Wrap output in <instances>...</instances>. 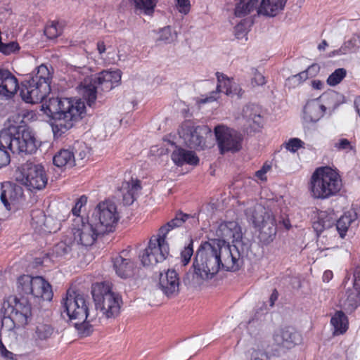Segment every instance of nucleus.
<instances>
[{"mask_svg":"<svg viewBox=\"0 0 360 360\" xmlns=\"http://www.w3.org/2000/svg\"><path fill=\"white\" fill-rule=\"evenodd\" d=\"M91 293L96 311H89L86 299L82 294L68 290L61 300V316L72 323L81 337L89 336L93 332L90 322L97 317L115 318L120 314L122 299L112 290L109 283H97Z\"/></svg>","mask_w":360,"mask_h":360,"instance_id":"obj_1","label":"nucleus"},{"mask_svg":"<svg viewBox=\"0 0 360 360\" xmlns=\"http://www.w3.org/2000/svg\"><path fill=\"white\" fill-rule=\"evenodd\" d=\"M42 107L53 119L51 127L55 137H60L72 129L82 118L86 108L81 99L58 97L50 98Z\"/></svg>","mask_w":360,"mask_h":360,"instance_id":"obj_2","label":"nucleus"},{"mask_svg":"<svg viewBox=\"0 0 360 360\" xmlns=\"http://www.w3.org/2000/svg\"><path fill=\"white\" fill-rule=\"evenodd\" d=\"M36 139L26 126H10L0 132V168L11 162L8 150L13 153L32 154L37 150Z\"/></svg>","mask_w":360,"mask_h":360,"instance_id":"obj_3","label":"nucleus"},{"mask_svg":"<svg viewBox=\"0 0 360 360\" xmlns=\"http://www.w3.org/2000/svg\"><path fill=\"white\" fill-rule=\"evenodd\" d=\"M52 75L44 64L37 68L29 79L25 80L20 87L22 99L31 104L41 103L51 91Z\"/></svg>","mask_w":360,"mask_h":360,"instance_id":"obj_4","label":"nucleus"},{"mask_svg":"<svg viewBox=\"0 0 360 360\" xmlns=\"http://www.w3.org/2000/svg\"><path fill=\"white\" fill-rule=\"evenodd\" d=\"M342 188L339 174L329 167L316 169L311 176L310 191L316 199H327L338 194Z\"/></svg>","mask_w":360,"mask_h":360,"instance_id":"obj_5","label":"nucleus"},{"mask_svg":"<svg viewBox=\"0 0 360 360\" xmlns=\"http://www.w3.org/2000/svg\"><path fill=\"white\" fill-rule=\"evenodd\" d=\"M122 72L120 70L113 71L103 70L94 77H86L81 83V92L89 107L96 102L99 90L109 91L117 86L121 80Z\"/></svg>","mask_w":360,"mask_h":360,"instance_id":"obj_6","label":"nucleus"},{"mask_svg":"<svg viewBox=\"0 0 360 360\" xmlns=\"http://www.w3.org/2000/svg\"><path fill=\"white\" fill-rule=\"evenodd\" d=\"M0 313L18 327L27 325L32 316V307L27 298L9 296L4 300Z\"/></svg>","mask_w":360,"mask_h":360,"instance_id":"obj_7","label":"nucleus"},{"mask_svg":"<svg viewBox=\"0 0 360 360\" xmlns=\"http://www.w3.org/2000/svg\"><path fill=\"white\" fill-rule=\"evenodd\" d=\"M216 251L214 243L210 240L202 243L195 253L192 267L201 271L205 279L212 278L220 269Z\"/></svg>","mask_w":360,"mask_h":360,"instance_id":"obj_8","label":"nucleus"},{"mask_svg":"<svg viewBox=\"0 0 360 360\" xmlns=\"http://www.w3.org/2000/svg\"><path fill=\"white\" fill-rule=\"evenodd\" d=\"M89 219L97 226L96 231L105 234L114 230L120 219V214L115 204L105 200L96 205Z\"/></svg>","mask_w":360,"mask_h":360,"instance_id":"obj_9","label":"nucleus"},{"mask_svg":"<svg viewBox=\"0 0 360 360\" xmlns=\"http://www.w3.org/2000/svg\"><path fill=\"white\" fill-rule=\"evenodd\" d=\"M16 179L25 186L30 191H40L47 184V175L44 167L39 164L27 162Z\"/></svg>","mask_w":360,"mask_h":360,"instance_id":"obj_10","label":"nucleus"},{"mask_svg":"<svg viewBox=\"0 0 360 360\" xmlns=\"http://www.w3.org/2000/svg\"><path fill=\"white\" fill-rule=\"evenodd\" d=\"M212 243H214L217 259L220 261L219 267L226 271H236L240 267V259L241 253L238 248L240 243H236L233 245L225 243L224 240H211Z\"/></svg>","mask_w":360,"mask_h":360,"instance_id":"obj_11","label":"nucleus"},{"mask_svg":"<svg viewBox=\"0 0 360 360\" xmlns=\"http://www.w3.org/2000/svg\"><path fill=\"white\" fill-rule=\"evenodd\" d=\"M169 248L167 239L160 234L150 238L147 248L140 255L143 266H154L163 262L169 255Z\"/></svg>","mask_w":360,"mask_h":360,"instance_id":"obj_12","label":"nucleus"},{"mask_svg":"<svg viewBox=\"0 0 360 360\" xmlns=\"http://www.w3.org/2000/svg\"><path fill=\"white\" fill-rule=\"evenodd\" d=\"M206 126L195 125L191 120L184 121L180 126L178 133L184 143L190 148L203 149L205 140L203 134L210 132Z\"/></svg>","mask_w":360,"mask_h":360,"instance_id":"obj_13","label":"nucleus"},{"mask_svg":"<svg viewBox=\"0 0 360 360\" xmlns=\"http://www.w3.org/2000/svg\"><path fill=\"white\" fill-rule=\"evenodd\" d=\"M214 132L221 154L235 153L241 149L243 137L240 133L224 125H217Z\"/></svg>","mask_w":360,"mask_h":360,"instance_id":"obj_14","label":"nucleus"},{"mask_svg":"<svg viewBox=\"0 0 360 360\" xmlns=\"http://www.w3.org/2000/svg\"><path fill=\"white\" fill-rule=\"evenodd\" d=\"M97 226L93 224L89 219L87 222L82 221L77 228L72 229L73 243L76 248L79 245L91 246L92 245L99 235H103L102 232L96 231Z\"/></svg>","mask_w":360,"mask_h":360,"instance_id":"obj_15","label":"nucleus"},{"mask_svg":"<svg viewBox=\"0 0 360 360\" xmlns=\"http://www.w3.org/2000/svg\"><path fill=\"white\" fill-rule=\"evenodd\" d=\"M216 75L217 78L216 91H212L209 96H207L204 98H202L200 103H206L217 100V95L219 92H224L225 94L229 96L238 95V97H240L242 96V89L238 88L236 84L235 86H233L232 81L226 75L218 72L216 73Z\"/></svg>","mask_w":360,"mask_h":360,"instance_id":"obj_16","label":"nucleus"},{"mask_svg":"<svg viewBox=\"0 0 360 360\" xmlns=\"http://www.w3.org/2000/svg\"><path fill=\"white\" fill-rule=\"evenodd\" d=\"M20 90L18 79L9 70L0 69V99L8 100Z\"/></svg>","mask_w":360,"mask_h":360,"instance_id":"obj_17","label":"nucleus"},{"mask_svg":"<svg viewBox=\"0 0 360 360\" xmlns=\"http://www.w3.org/2000/svg\"><path fill=\"white\" fill-rule=\"evenodd\" d=\"M159 286L162 292L168 297H174L179 293V278L175 270H167L160 273Z\"/></svg>","mask_w":360,"mask_h":360,"instance_id":"obj_18","label":"nucleus"},{"mask_svg":"<svg viewBox=\"0 0 360 360\" xmlns=\"http://www.w3.org/2000/svg\"><path fill=\"white\" fill-rule=\"evenodd\" d=\"M274 343L284 348L293 347L300 340V335L292 327H284L276 330L273 336Z\"/></svg>","mask_w":360,"mask_h":360,"instance_id":"obj_19","label":"nucleus"},{"mask_svg":"<svg viewBox=\"0 0 360 360\" xmlns=\"http://www.w3.org/2000/svg\"><path fill=\"white\" fill-rule=\"evenodd\" d=\"M217 235L221 239H215L216 240H224L226 243V240H232L234 244L240 243V245H242V235L240 227L234 221L221 224L217 230Z\"/></svg>","mask_w":360,"mask_h":360,"instance_id":"obj_20","label":"nucleus"},{"mask_svg":"<svg viewBox=\"0 0 360 360\" xmlns=\"http://www.w3.org/2000/svg\"><path fill=\"white\" fill-rule=\"evenodd\" d=\"M259 228V239L261 243L268 245L273 242L277 233V225L274 216H267V219L257 226Z\"/></svg>","mask_w":360,"mask_h":360,"instance_id":"obj_21","label":"nucleus"},{"mask_svg":"<svg viewBox=\"0 0 360 360\" xmlns=\"http://www.w3.org/2000/svg\"><path fill=\"white\" fill-rule=\"evenodd\" d=\"M141 189V181L138 179H131L129 181L122 182L119 193L122 198L124 205H132Z\"/></svg>","mask_w":360,"mask_h":360,"instance_id":"obj_22","label":"nucleus"},{"mask_svg":"<svg viewBox=\"0 0 360 360\" xmlns=\"http://www.w3.org/2000/svg\"><path fill=\"white\" fill-rule=\"evenodd\" d=\"M326 110V106L319 101H309L304 108L303 118L307 122H316L323 117Z\"/></svg>","mask_w":360,"mask_h":360,"instance_id":"obj_23","label":"nucleus"},{"mask_svg":"<svg viewBox=\"0 0 360 360\" xmlns=\"http://www.w3.org/2000/svg\"><path fill=\"white\" fill-rule=\"evenodd\" d=\"M31 290L30 295L35 297H41L44 300L48 301L52 300L51 286L41 276L34 277Z\"/></svg>","mask_w":360,"mask_h":360,"instance_id":"obj_24","label":"nucleus"},{"mask_svg":"<svg viewBox=\"0 0 360 360\" xmlns=\"http://www.w3.org/2000/svg\"><path fill=\"white\" fill-rule=\"evenodd\" d=\"M245 214L252 221L255 226H259L261 222L265 221L268 215H274L271 210L259 203H254L252 206L247 207Z\"/></svg>","mask_w":360,"mask_h":360,"instance_id":"obj_25","label":"nucleus"},{"mask_svg":"<svg viewBox=\"0 0 360 360\" xmlns=\"http://www.w3.org/2000/svg\"><path fill=\"white\" fill-rule=\"evenodd\" d=\"M245 214L252 221L255 226H259L261 222L265 221L268 215H274L271 210L259 203H254L252 206L247 207Z\"/></svg>","mask_w":360,"mask_h":360,"instance_id":"obj_26","label":"nucleus"},{"mask_svg":"<svg viewBox=\"0 0 360 360\" xmlns=\"http://www.w3.org/2000/svg\"><path fill=\"white\" fill-rule=\"evenodd\" d=\"M113 267L116 274L121 278H126L134 275V263L121 255L113 258Z\"/></svg>","mask_w":360,"mask_h":360,"instance_id":"obj_27","label":"nucleus"},{"mask_svg":"<svg viewBox=\"0 0 360 360\" xmlns=\"http://www.w3.org/2000/svg\"><path fill=\"white\" fill-rule=\"evenodd\" d=\"M287 0H262L259 14L268 17H274L283 10Z\"/></svg>","mask_w":360,"mask_h":360,"instance_id":"obj_28","label":"nucleus"},{"mask_svg":"<svg viewBox=\"0 0 360 360\" xmlns=\"http://www.w3.org/2000/svg\"><path fill=\"white\" fill-rule=\"evenodd\" d=\"M172 159L179 166H182L184 164L196 165L199 162V158L194 152L186 150L183 148H178L173 151Z\"/></svg>","mask_w":360,"mask_h":360,"instance_id":"obj_29","label":"nucleus"},{"mask_svg":"<svg viewBox=\"0 0 360 360\" xmlns=\"http://www.w3.org/2000/svg\"><path fill=\"white\" fill-rule=\"evenodd\" d=\"M191 217V216L190 214H184L181 211L177 212L174 219L168 221L165 226L160 227L158 234L165 239H167L168 235L174 228L181 226L183 224Z\"/></svg>","mask_w":360,"mask_h":360,"instance_id":"obj_30","label":"nucleus"},{"mask_svg":"<svg viewBox=\"0 0 360 360\" xmlns=\"http://www.w3.org/2000/svg\"><path fill=\"white\" fill-rule=\"evenodd\" d=\"M261 110L259 108L254 104L246 105L242 111V116L250 126L252 127L251 122L257 127H260L262 124V118L261 116Z\"/></svg>","mask_w":360,"mask_h":360,"instance_id":"obj_31","label":"nucleus"},{"mask_svg":"<svg viewBox=\"0 0 360 360\" xmlns=\"http://www.w3.org/2000/svg\"><path fill=\"white\" fill-rule=\"evenodd\" d=\"M53 162L58 167H72L75 165L74 152L70 148L60 149L53 156Z\"/></svg>","mask_w":360,"mask_h":360,"instance_id":"obj_32","label":"nucleus"},{"mask_svg":"<svg viewBox=\"0 0 360 360\" xmlns=\"http://www.w3.org/2000/svg\"><path fill=\"white\" fill-rule=\"evenodd\" d=\"M262 1V0H240L236 6L235 15L238 18H242L249 14L254 9H256L259 13Z\"/></svg>","mask_w":360,"mask_h":360,"instance_id":"obj_33","label":"nucleus"},{"mask_svg":"<svg viewBox=\"0 0 360 360\" xmlns=\"http://www.w3.org/2000/svg\"><path fill=\"white\" fill-rule=\"evenodd\" d=\"M54 328L46 323H39L34 330L33 335L34 340L37 345H39L41 342L48 341L53 335Z\"/></svg>","mask_w":360,"mask_h":360,"instance_id":"obj_34","label":"nucleus"},{"mask_svg":"<svg viewBox=\"0 0 360 360\" xmlns=\"http://www.w3.org/2000/svg\"><path fill=\"white\" fill-rule=\"evenodd\" d=\"M357 219V213L350 210L344 213L336 222V229L341 238H344L350 224Z\"/></svg>","mask_w":360,"mask_h":360,"instance_id":"obj_35","label":"nucleus"},{"mask_svg":"<svg viewBox=\"0 0 360 360\" xmlns=\"http://www.w3.org/2000/svg\"><path fill=\"white\" fill-rule=\"evenodd\" d=\"M330 323L334 327L335 335L345 333L348 328V319L342 311H337L331 318Z\"/></svg>","mask_w":360,"mask_h":360,"instance_id":"obj_36","label":"nucleus"},{"mask_svg":"<svg viewBox=\"0 0 360 360\" xmlns=\"http://www.w3.org/2000/svg\"><path fill=\"white\" fill-rule=\"evenodd\" d=\"M193 268V272L189 271L183 277L184 284L189 288H195L206 280L201 271H198L196 267Z\"/></svg>","mask_w":360,"mask_h":360,"instance_id":"obj_37","label":"nucleus"},{"mask_svg":"<svg viewBox=\"0 0 360 360\" xmlns=\"http://www.w3.org/2000/svg\"><path fill=\"white\" fill-rule=\"evenodd\" d=\"M360 295L354 290H349L346 292V297L341 300L342 307L349 311H353L359 305Z\"/></svg>","mask_w":360,"mask_h":360,"instance_id":"obj_38","label":"nucleus"},{"mask_svg":"<svg viewBox=\"0 0 360 360\" xmlns=\"http://www.w3.org/2000/svg\"><path fill=\"white\" fill-rule=\"evenodd\" d=\"M15 198V188L10 183H5L1 185L0 199L7 210H10V201Z\"/></svg>","mask_w":360,"mask_h":360,"instance_id":"obj_39","label":"nucleus"},{"mask_svg":"<svg viewBox=\"0 0 360 360\" xmlns=\"http://www.w3.org/2000/svg\"><path fill=\"white\" fill-rule=\"evenodd\" d=\"M33 278L29 275H22L18 278L17 290L21 296L30 295Z\"/></svg>","mask_w":360,"mask_h":360,"instance_id":"obj_40","label":"nucleus"},{"mask_svg":"<svg viewBox=\"0 0 360 360\" xmlns=\"http://www.w3.org/2000/svg\"><path fill=\"white\" fill-rule=\"evenodd\" d=\"M137 11L146 14H151L157 4V0H129Z\"/></svg>","mask_w":360,"mask_h":360,"instance_id":"obj_41","label":"nucleus"},{"mask_svg":"<svg viewBox=\"0 0 360 360\" xmlns=\"http://www.w3.org/2000/svg\"><path fill=\"white\" fill-rule=\"evenodd\" d=\"M76 249L75 243L73 241L70 244L67 243L66 241H60L54 245L51 254L56 257H63Z\"/></svg>","mask_w":360,"mask_h":360,"instance_id":"obj_42","label":"nucleus"},{"mask_svg":"<svg viewBox=\"0 0 360 360\" xmlns=\"http://www.w3.org/2000/svg\"><path fill=\"white\" fill-rule=\"evenodd\" d=\"M70 149L74 152L75 162L76 159L80 160L85 159L89 153V148L84 142H75Z\"/></svg>","mask_w":360,"mask_h":360,"instance_id":"obj_43","label":"nucleus"},{"mask_svg":"<svg viewBox=\"0 0 360 360\" xmlns=\"http://www.w3.org/2000/svg\"><path fill=\"white\" fill-rule=\"evenodd\" d=\"M347 71L345 68H338L335 70L327 79V83L330 86H334L345 77Z\"/></svg>","mask_w":360,"mask_h":360,"instance_id":"obj_44","label":"nucleus"},{"mask_svg":"<svg viewBox=\"0 0 360 360\" xmlns=\"http://www.w3.org/2000/svg\"><path fill=\"white\" fill-rule=\"evenodd\" d=\"M334 148L338 151H349L356 152L355 146L347 139L342 138L334 143Z\"/></svg>","mask_w":360,"mask_h":360,"instance_id":"obj_45","label":"nucleus"},{"mask_svg":"<svg viewBox=\"0 0 360 360\" xmlns=\"http://www.w3.org/2000/svg\"><path fill=\"white\" fill-rule=\"evenodd\" d=\"M193 241L191 239L190 243L184 247V248L181 252V262L184 266L187 265L193 255Z\"/></svg>","mask_w":360,"mask_h":360,"instance_id":"obj_46","label":"nucleus"},{"mask_svg":"<svg viewBox=\"0 0 360 360\" xmlns=\"http://www.w3.org/2000/svg\"><path fill=\"white\" fill-rule=\"evenodd\" d=\"M330 221L328 219H324L321 217H319L317 221L313 223V228L318 235L321 233L326 229L330 228Z\"/></svg>","mask_w":360,"mask_h":360,"instance_id":"obj_47","label":"nucleus"},{"mask_svg":"<svg viewBox=\"0 0 360 360\" xmlns=\"http://www.w3.org/2000/svg\"><path fill=\"white\" fill-rule=\"evenodd\" d=\"M20 49V46L17 42L11 41L4 44L1 41L0 43V52L4 55L8 56Z\"/></svg>","mask_w":360,"mask_h":360,"instance_id":"obj_48","label":"nucleus"},{"mask_svg":"<svg viewBox=\"0 0 360 360\" xmlns=\"http://www.w3.org/2000/svg\"><path fill=\"white\" fill-rule=\"evenodd\" d=\"M58 22H51V25H47L44 29L45 35L49 39H55L60 34V30L57 27Z\"/></svg>","mask_w":360,"mask_h":360,"instance_id":"obj_49","label":"nucleus"},{"mask_svg":"<svg viewBox=\"0 0 360 360\" xmlns=\"http://www.w3.org/2000/svg\"><path fill=\"white\" fill-rule=\"evenodd\" d=\"M174 36L172 33L170 27H165L160 30L158 40L165 43H170L174 40Z\"/></svg>","mask_w":360,"mask_h":360,"instance_id":"obj_50","label":"nucleus"},{"mask_svg":"<svg viewBox=\"0 0 360 360\" xmlns=\"http://www.w3.org/2000/svg\"><path fill=\"white\" fill-rule=\"evenodd\" d=\"M304 143L297 138H293L289 140L286 144V148L292 152H295L300 148L302 147Z\"/></svg>","mask_w":360,"mask_h":360,"instance_id":"obj_51","label":"nucleus"},{"mask_svg":"<svg viewBox=\"0 0 360 360\" xmlns=\"http://www.w3.org/2000/svg\"><path fill=\"white\" fill-rule=\"evenodd\" d=\"M86 202L87 198L85 195H82L79 199H77L75 207L72 208V214L75 216H79V212L81 211V208L82 207V206L86 205Z\"/></svg>","mask_w":360,"mask_h":360,"instance_id":"obj_52","label":"nucleus"},{"mask_svg":"<svg viewBox=\"0 0 360 360\" xmlns=\"http://www.w3.org/2000/svg\"><path fill=\"white\" fill-rule=\"evenodd\" d=\"M0 356L5 360H19V358L22 356V355L15 354L8 351L5 346L3 347L2 350L0 351Z\"/></svg>","mask_w":360,"mask_h":360,"instance_id":"obj_53","label":"nucleus"},{"mask_svg":"<svg viewBox=\"0 0 360 360\" xmlns=\"http://www.w3.org/2000/svg\"><path fill=\"white\" fill-rule=\"evenodd\" d=\"M266 84L264 76L257 70L254 72V77L252 79L253 86H262Z\"/></svg>","mask_w":360,"mask_h":360,"instance_id":"obj_54","label":"nucleus"},{"mask_svg":"<svg viewBox=\"0 0 360 360\" xmlns=\"http://www.w3.org/2000/svg\"><path fill=\"white\" fill-rule=\"evenodd\" d=\"M234 29L235 35L238 39L243 38L247 33L245 22H240V23L237 24Z\"/></svg>","mask_w":360,"mask_h":360,"instance_id":"obj_55","label":"nucleus"},{"mask_svg":"<svg viewBox=\"0 0 360 360\" xmlns=\"http://www.w3.org/2000/svg\"><path fill=\"white\" fill-rule=\"evenodd\" d=\"M179 11L181 13L186 14L190 10V0H177Z\"/></svg>","mask_w":360,"mask_h":360,"instance_id":"obj_56","label":"nucleus"},{"mask_svg":"<svg viewBox=\"0 0 360 360\" xmlns=\"http://www.w3.org/2000/svg\"><path fill=\"white\" fill-rule=\"evenodd\" d=\"M271 169V166L269 165H264L263 167L258 171L256 172L255 176L261 179L262 181L266 180V174Z\"/></svg>","mask_w":360,"mask_h":360,"instance_id":"obj_57","label":"nucleus"},{"mask_svg":"<svg viewBox=\"0 0 360 360\" xmlns=\"http://www.w3.org/2000/svg\"><path fill=\"white\" fill-rule=\"evenodd\" d=\"M354 288L356 291L358 292L360 295V269H357L354 271Z\"/></svg>","mask_w":360,"mask_h":360,"instance_id":"obj_58","label":"nucleus"},{"mask_svg":"<svg viewBox=\"0 0 360 360\" xmlns=\"http://www.w3.org/2000/svg\"><path fill=\"white\" fill-rule=\"evenodd\" d=\"M338 94L335 91H330L326 94H323L321 97V99L325 101L326 102L329 101L330 100H335L337 98Z\"/></svg>","mask_w":360,"mask_h":360,"instance_id":"obj_59","label":"nucleus"},{"mask_svg":"<svg viewBox=\"0 0 360 360\" xmlns=\"http://www.w3.org/2000/svg\"><path fill=\"white\" fill-rule=\"evenodd\" d=\"M309 77H310L309 76L307 72H306V70H304V71L300 72L299 74H297L296 75H294L292 77V79H295L297 80L299 82V83H301V82L305 81L306 79H307Z\"/></svg>","mask_w":360,"mask_h":360,"instance_id":"obj_60","label":"nucleus"},{"mask_svg":"<svg viewBox=\"0 0 360 360\" xmlns=\"http://www.w3.org/2000/svg\"><path fill=\"white\" fill-rule=\"evenodd\" d=\"M319 70V67L316 64H313L311 66H309L306 72H307L309 76L310 77H314L317 72Z\"/></svg>","mask_w":360,"mask_h":360,"instance_id":"obj_61","label":"nucleus"},{"mask_svg":"<svg viewBox=\"0 0 360 360\" xmlns=\"http://www.w3.org/2000/svg\"><path fill=\"white\" fill-rule=\"evenodd\" d=\"M278 292L276 289H274L270 296L269 298V305L271 307H273L275 304V302L278 300Z\"/></svg>","mask_w":360,"mask_h":360,"instance_id":"obj_62","label":"nucleus"},{"mask_svg":"<svg viewBox=\"0 0 360 360\" xmlns=\"http://www.w3.org/2000/svg\"><path fill=\"white\" fill-rule=\"evenodd\" d=\"M97 49L100 54H102L105 51V45L103 41H98L97 43Z\"/></svg>","mask_w":360,"mask_h":360,"instance_id":"obj_63","label":"nucleus"},{"mask_svg":"<svg viewBox=\"0 0 360 360\" xmlns=\"http://www.w3.org/2000/svg\"><path fill=\"white\" fill-rule=\"evenodd\" d=\"M312 86L316 89H321L323 86V83L320 80H314L312 82Z\"/></svg>","mask_w":360,"mask_h":360,"instance_id":"obj_64","label":"nucleus"}]
</instances>
